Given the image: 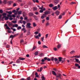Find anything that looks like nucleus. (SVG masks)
<instances>
[{
  "instance_id": "obj_51",
  "label": "nucleus",
  "mask_w": 80,
  "mask_h": 80,
  "mask_svg": "<svg viewBox=\"0 0 80 80\" xmlns=\"http://www.w3.org/2000/svg\"><path fill=\"white\" fill-rule=\"evenodd\" d=\"M53 70H54V71H55V72H57V69L55 68H53Z\"/></svg>"
},
{
  "instance_id": "obj_21",
  "label": "nucleus",
  "mask_w": 80,
  "mask_h": 80,
  "mask_svg": "<svg viewBox=\"0 0 80 80\" xmlns=\"http://www.w3.org/2000/svg\"><path fill=\"white\" fill-rule=\"evenodd\" d=\"M49 6V7H50L51 8H52V7H53V5L52 4H50Z\"/></svg>"
},
{
  "instance_id": "obj_42",
  "label": "nucleus",
  "mask_w": 80,
  "mask_h": 80,
  "mask_svg": "<svg viewBox=\"0 0 80 80\" xmlns=\"http://www.w3.org/2000/svg\"><path fill=\"white\" fill-rule=\"evenodd\" d=\"M75 66L76 67H78L79 66H79V64H78V63H76L75 64Z\"/></svg>"
},
{
  "instance_id": "obj_35",
  "label": "nucleus",
  "mask_w": 80,
  "mask_h": 80,
  "mask_svg": "<svg viewBox=\"0 0 80 80\" xmlns=\"http://www.w3.org/2000/svg\"><path fill=\"white\" fill-rule=\"evenodd\" d=\"M62 18V15H60L59 16L58 18L59 19H61Z\"/></svg>"
},
{
  "instance_id": "obj_11",
  "label": "nucleus",
  "mask_w": 80,
  "mask_h": 80,
  "mask_svg": "<svg viewBox=\"0 0 80 80\" xmlns=\"http://www.w3.org/2000/svg\"><path fill=\"white\" fill-rule=\"evenodd\" d=\"M74 59L75 60L77 63H79V64H80V61H79V60H78V59L76 58H75Z\"/></svg>"
},
{
  "instance_id": "obj_52",
  "label": "nucleus",
  "mask_w": 80,
  "mask_h": 80,
  "mask_svg": "<svg viewBox=\"0 0 80 80\" xmlns=\"http://www.w3.org/2000/svg\"><path fill=\"white\" fill-rule=\"evenodd\" d=\"M8 32L9 33H12V31H9V30H8Z\"/></svg>"
},
{
  "instance_id": "obj_9",
  "label": "nucleus",
  "mask_w": 80,
  "mask_h": 80,
  "mask_svg": "<svg viewBox=\"0 0 80 80\" xmlns=\"http://www.w3.org/2000/svg\"><path fill=\"white\" fill-rule=\"evenodd\" d=\"M55 14H56V15H59L60 14V12L59 11L57 10L55 12Z\"/></svg>"
},
{
  "instance_id": "obj_7",
  "label": "nucleus",
  "mask_w": 80,
  "mask_h": 80,
  "mask_svg": "<svg viewBox=\"0 0 80 80\" xmlns=\"http://www.w3.org/2000/svg\"><path fill=\"white\" fill-rule=\"evenodd\" d=\"M7 16L8 17H10V18H9L10 20H13V18H12V15H10L9 14H8Z\"/></svg>"
},
{
  "instance_id": "obj_49",
  "label": "nucleus",
  "mask_w": 80,
  "mask_h": 80,
  "mask_svg": "<svg viewBox=\"0 0 80 80\" xmlns=\"http://www.w3.org/2000/svg\"><path fill=\"white\" fill-rule=\"evenodd\" d=\"M53 50H54V51H57V48H53Z\"/></svg>"
},
{
  "instance_id": "obj_39",
  "label": "nucleus",
  "mask_w": 80,
  "mask_h": 80,
  "mask_svg": "<svg viewBox=\"0 0 80 80\" xmlns=\"http://www.w3.org/2000/svg\"><path fill=\"white\" fill-rule=\"evenodd\" d=\"M36 49V46H34L32 49V51H33L34 50H35Z\"/></svg>"
},
{
  "instance_id": "obj_6",
  "label": "nucleus",
  "mask_w": 80,
  "mask_h": 80,
  "mask_svg": "<svg viewBox=\"0 0 80 80\" xmlns=\"http://www.w3.org/2000/svg\"><path fill=\"white\" fill-rule=\"evenodd\" d=\"M4 27H6V29L7 30H10V28L8 26V25L7 24H6L4 25Z\"/></svg>"
},
{
  "instance_id": "obj_30",
  "label": "nucleus",
  "mask_w": 80,
  "mask_h": 80,
  "mask_svg": "<svg viewBox=\"0 0 80 80\" xmlns=\"http://www.w3.org/2000/svg\"><path fill=\"white\" fill-rule=\"evenodd\" d=\"M61 47V45L60 44H58V45H57V48H60Z\"/></svg>"
},
{
  "instance_id": "obj_57",
  "label": "nucleus",
  "mask_w": 80,
  "mask_h": 80,
  "mask_svg": "<svg viewBox=\"0 0 80 80\" xmlns=\"http://www.w3.org/2000/svg\"><path fill=\"white\" fill-rule=\"evenodd\" d=\"M38 31H36L34 32V34L36 35L38 34Z\"/></svg>"
},
{
  "instance_id": "obj_41",
  "label": "nucleus",
  "mask_w": 80,
  "mask_h": 80,
  "mask_svg": "<svg viewBox=\"0 0 80 80\" xmlns=\"http://www.w3.org/2000/svg\"><path fill=\"white\" fill-rule=\"evenodd\" d=\"M33 24L34 27H36V26H37V24H35V23L33 22Z\"/></svg>"
},
{
  "instance_id": "obj_10",
  "label": "nucleus",
  "mask_w": 80,
  "mask_h": 80,
  "mask_svg": "<svg viewBox=\"0 0 80 80\" xmlns=\"http://www.w3.org/2000/svg\"><path fill=\"white\" fill-rule=\"evenodd\" d=\"M28 15H29V17H32V16H33V13L32 12H29L28 13Z\"/></svg>"
},
{
  "instance_id": "obj_31",
  "label": "nucleus",
  "mask_w": 80,
  "mask_h": 80,
  "mask_svg": "<svg viewBox=\"0 0 80 80\" xmlns=\"http://www.w3.org/2000/svg\"><path fill=\"white\" fill-rule=\"evenodd\" d=\"M75 53V51H72L70 52V54H73V53Z\"/></svg>"
},
{
  "instance_id": "obj_59",
  "label": "nucleus",
  "mask_w": 80,
  "mask_h": 80,
  "mask_svg": "<svg viewBox=\"0 0 80 80\" xmlns=\"http://www.w3.org/2000/svg\"><path fill=\"white\" fill-rule=\"evenodd\" d=\"M15 6H17V4L16 3H14L13 4V7H15Z\"/></svg>"
},
{
  "instance_id": "obj_13",
  "label": "nucleus",
  "mask_w": 80,
  "mask_h": 80,
  "mask_svg": "<svg viewBox=\"0 0 80 80\" xmlns=\"http://www.w3.org/2000/svg\"><path fill=\"white\" fill-rule=\"evenodd\" d=\"M18 26V25L17 24H13L12 26V27L13 28H14V27H16V28H17Z\"/></svg>"
},
{
  "instance_id": "obj_17",
  "label": "nucleus",
  "mask_w": 80,
  "mask_h": 80,
  "mask_svg": "<svg viewBox=\"0 0 80 80\" xmlns=\"http://www.w3.org/2000/svg\"><path fill=\"white\" fill-rule=\"evenodd\" d=\"M38 51H36L34 52V55H35L36 56H37L38 55Z\"/></svg>"
},
{
  "instance_id": "obj_61",
  "label": "nucleus",
  "mask_w": 80,
  "mask_h": 80,
  "mask_svg": "<svg viewBox=\"0 0 80 80\" xmlns=\"http://www.w3.org/2000/svg\"><path fill=\"white\" fill-rule=\"evenodd\" d=\"M39 12L40 13H43V11L42 10H40L39 11Z\"/></svg>"
},
{
  "instance_id": "obj_56",
  "label": "nucleus",
  "mask_w": 80,
  "mask_h": 80,
  "mask_svg": "<svg viewBox=\"0 0 80 80\" xmlns=\"http://www.w3.org/2000/svg\"><path fill=\"white\" fill-rule=\"evenodd\" d=\"M12 13H15V12H16V10H13L12 11Z\"/></svg>"
},
{
  "instance_id": "obj_54",
  "label": "nucleus",
  "mask_w": 80,
  "mask_h": 80,
  "mask_svg": "<svg viewBox=\"0 0 80 80\" xmlns=\"http://www.w3.org/2000/svg\"><path fill=\"white\" fill-rule=\"evenodd\" d=\"M41 18H42V19H44L45 17H44V16H42L41 17Z\"/></svg>"
},
{
  "instance_id": "obj_23",
  "label": "nucleus",
  "mask_w": 80,
  "mask_h": 80,
  "mask_svg": "<svg viewBox=\"0 0 80 80\" xmlns=\"http://www.w3.org/2000/svg\"><path fill=\"white\" fill-rule=\"evenodd\" d=\"M7 0H4L3 1V3L4 4H7Z\"/></svg>"
},
{
  "instance_id": "obj_33",
  "label": "nucleus",
  "mask_w": 80,
  "mask_h": 80,
  "mask_svg": "<svg viewBox=\"0 0 80 80\" xmlns=\"http://www.w3.org/2000/svg\"><path fill=\"white\" fill-rule=\"evenodd\" d=\"M75 58H80V56L78 55L75 56Z\"/></svg>"
},
{
  "instance_id": "obj_12",
  "label": "nucleus",
  "mask_w": 80,
  "mask_h": 80,
  "mask_svg": "<svg viewBox=\"0 0 80 80\" xmlns=\"http://www.w3.org/2000/svg\"><path fill=\"white\" fill-rule=\"evenodd\" d=\"M60 1L59 0H54V2L56 3V4H57Z\"/></svg>"
},
{
  "instance_id": "obj_32",
  "label": "nucleus",
  "mask_w": 80,
  "mask_h": 80,
  "mask_svg": "<svg viewBox=\"0 0 80 80\" xmlns=\"http://www.w3.org/2000/svg\"><path fill=\"white\" fill-rule=\"evenodd\" d=\"M55 62H58V59L57 58H55L54 59Z\"/></svg>"
},
{
  "instance_id": "obj_47",
  "label": "nucleus",
  "mask_w": 80,
  "mask_h": 80,
  "mask_svg": "<svg viewBox=\"0 0 80 80\" xmlns=\"http://www.w3.org/2000/svg\"><path fill=\"white\" fill-rule=\"evenodd\" d=\"M61 15H65V12H63L61 14Z\"/></svg>"
},
{
  "instance_id": "obj_44",
  "label": "nucleus",
  "mask_w": 80,
  "mask_h": 80,
  "mask_svg": "<svg viewBox=\"0 0 80 80\" xmlns=\"http://www.w3.org/2000/svg\"><path fill=\"white\" fill-rule=\"evenodd\" d=\"M9 18L8 17H6L5 19V20H8Z\"/></svg>"
},
{
  "instance_id": "obj_53",
  "label": "nucleus",
  "mask_w": 80,
  "mask_h": 80,
  "mask_svg": "<svg viewBox=\"0 0 80 80\" xmlns=\"http://www.w3.org/2000/svg\"><path fill=\"white\" fill-rule=\"evenodd\" d=\"M46 19L47 20H50V18H49V17H47Z\"/></svg>"
},
{
  "instance_id": "obj_63",
  "label": "nucleus",
  "mask_w": 80,
  "mask_h": 80,
  "mask_svg": "<svg viewBox=\"0 0 80 80\" xmlns=\"http://www.w3.org/2000/svg\"><path fill=\"white\" fill-rule=\"evenodd\" d=\"M27 32V29H25L24 31V33H26V32Z\"/></svg>"
},
{
  "instance_id": "obj_43",
  "label": "nucleus",
  "mask_w": 80,
  "mask_h": 80,
  "mask_svg": "<svg viewBox=\"0 0 80 80\" xmlns=\"http://www.w3.org/2000/svg\"><path fill=\"white\" fill-rule=\"evenodd\" d=\"M42 70H43V68L41 67L39 70V72H42Z\"/></svg>"
},
{
  "instance_id": "obj_34",
  "label": "nucleus",
  "mask_w": 80,
  "mask_h": 80,
  "mask_svg": "<svg viewBox=\"0 0 80 80\" xmlns=\"http://www.w3.org/2000/svg\"><path fill=\"white\" fill-rule=\"evenodd\" d=\"M76 3V2H72L70 3V5H73V4H75Z\"/></svg>"
},
{
  "instance_id": "obj_36",
  "label": "nucleus",
  "mask_w": 80,
  "mask_h": 80,
  "mask_svg": "<svg viewBox=\"0 0 80 80\" xmlns=\"http://www.w3.org/2000/svg\"><path fill=\"white\" fill-rule=\"evenodd\" d=\"M3 10L0 9V13H3Z\"/></svg>"
},
{
  "instance_id": "obj_5",
  "label": "nucleus",
  "mask_w": 80,
  "mask_h": 80,
  "mask_svg": "<svg viewBox=\"0 0 80 80\" xmlns=\"http://www.w3.org/2000/svg\"><path fill=\"white\" fill-rule=\"evenodd\" d=\"M50 13H51L50 11H46L44 12V14H45V15L50 14Z\"/></svg>"
},
{
  "instance_id": "obj_15",
  "label": "nucleus",
  "mask_w": 80,
  "mask_h": 80,
  "mask_svg": "<svg viewBox=\"0 0 80 80\" xmlns=\"http://www.w3.org/2000/svg\"><path fill=\"white\" fill-rule=\"evenodd\" d=\"M13 2V1H9L8 2V4L9 5H12V3Z\"/></svg>"
},
{
  "instance_id": "obj_19",
  "label": "nucleus",
  "mask_w": 80,
  "mask_h": 80,
  "mask_svg": "<svg viewBox=\"0 0 80 80\" xmlns=\"http://www.w3.org/2000/svg\"><path fill=\"white\" fill-rule=\"evenodd\" d=\"M35 75L36 76V77H39V75H38V73H37V72H36Z\"/></svg>"
},
{
  "instance_id": "obj_28",
  "label": "nucleus",
  "mask_w": 80,
  "mask_h": 80,
  "mask_svg": "<svg viewBox=\"0 0 80 80\" xmlns=\"http://www.w3.org/2000/svg\"><path fill=\"white\" fill-rule=\"evenodd\" d=\"M42 47L43 48H48V47L45 45L42 46Z\"/></svg>"
},
{
  "instance_id": "obj_29",
  "label": "nucleus",
  "mask_w": 80,
  "mask_h": 80,
  "mask_svg": "<svg viewBox=\"0 0 80 80\" xmlns=\"http://www.w3.org/2000/svg\"><path fill=\"white\" fill-rule=\"evenodd\" d=\"M20 29H22V27L20 26H19L17 28V29L19 30H20Z\"/></svg>"
},
{
  "instance_id": "obj_25",
  "label": "nucleus",
  "mask_w": 80,
  "mask_h": 80,
  "mask_svg": "<svg viewBox=\"0 0 80 80\" xmlns=\"http://www.w3.org/2000/svg\"><path fill=\"white\" fill-rule=\"evenodd\" d=\"M54 57H52L51 58V61H52V62H53V61H54Z\"/></svg>"
},
{
  "instance_id": "obj_50",
  "label": "nucleus",
  "mask_w": 80,
  "mask_h": 80,
  "mask_svg": "<svg viewBox=\"0 0 80 80\" xmlns=\"http://www.w3.org/2000/svg\"><path fill=\"white\" fill-rule=\"evenodd\" d=\"M3 16V17H2V19H4V18H6V16H5L4 15H2Z\"/></svg>"
},
{
  "instance_id": "obj_22",
  "label": "nucleus",
  "mask_w": 80,
  "mask_h": 80,
  "mask_svg": "<svg viewBox=\"0 0 80 80\" xmlns=\"http://www.w3.org/2000/svg\"><path fill=\"white\" fill-rule=\"evenodd\" d=\"M23 33H22L19 36V38H23Z\"/></svg>"
},
{
  "instance_id": "obj_2",
  "label": "nucleus",
  "mask_w": 80,
  "mask_h": 80,
  "mask_svg": "<svg viewBox=\"0 0 80 80\" xmlns=\"http://www.w3.org/2000/svg\"><path fill=\"white\" fill-rule=\"evenodd\" d=\"M58 59H59V61H58L56 62V64H58L59 63H60V62H62V59H63V58L61 57H59L58 58Z\"/></svg>"
},
{
  "instance_id": "obj_62",
  "label": "nucleus",
  "mask_w": 80,
  "mask_h": 80,
  "mask_svg": "<svg viewBox=\"0 0 80 80\" xmlns=\"http://www.w3.org/2000/svg\"><path fill=\"white\" fill-rule=\"evenodd\" d=\"M26 24V22L25 21H23V25H25Z\"/></svg>"
},
{
  "instance_id": "obj_60",
  "label": "nucleus",
  "mask_w": 80,
  "mask_h": 80,
  "mask_svg": "<svg viewBox=\"0 0 80 80\" xmlns=\"http://www.w3.org/2000/svg\"><path fill=\"white\" fill-rule=\"evenodd\" d=\"M38 43L39 45H41V42L40 41H38Z\"/></svg>"
},
{
  "instance_id": "obj_14",
  "label": "nucleus",
  "mask_w": 80,
  "mask_h": 80,
  "mask_svg": "<svg viewBox=\"0 0 80 80\" xmlns=\"http://www.w3.org/2000/svg\"><path fill=\"white\" fill-rule=\"evenodd\" d=\"M8 25L9 26V27H11V26H12L13 25V23H12V22H9V23H8Z\"/></svg>"
},
{
  "instance_id": "obj_1",
  "label": "nucleus",
  "mask_w": 80,
  "mask_h": 80,
  "mask_svg": "<svg viewBox=\"0 0 80 80\" xmlns=\"http://www.w3.org/2000/svg\"><path fill=\"white\" fill-rule=\"evenodd\" d=\"M52 73L53 75H55V76H56V77L57 78H59L60 79L62 80V78L61 77V76H62V74L60 73H58V75H57V73H56V72L54 71H52Z\"/></svg>"
},
{
  "instance_id": "obj_38",
  "label": "nucleus",
  "mask_w": 80,
  "mask_h": 80,
  "mask_svg": "<svg viewBox=\"0 0 80 80\" xmlns=\"http://www.w3.org/2000/svg\"><path fill=\"white\" fill-rule=\"evenodd\" d=\"M8 13L9 15H12V11H9L8 12Z\"/></svg>"
},
{
  "instance_id": "obj_18",
  "label": "nucleus",
  "mask_w": 80,
  "mask_h": 80,
  "mask_svg": "<svg viewBox=\"0 0 80 80\" xmlns=\"http://www.w3.org/2000/svg\"><path fill=\"white\" fill-rule=\"evenodd\" d=\"M19 58L20 60H25V58H22L21 57H19Z\"/></svg>"
},
{
  "instance_id": "obj_27",
  "label": "nucleus",
  "mask_w": 80,
  "mask_h": 80,
  "mask_svg": "<svg viewBox=\"0 0 80 80\" xmlns=\"http://www.w3.org/2000/svg\"><path fill=\"white\" fill-rule=\"evenodd\" d=\"M35 20H38V18H37V17H36V16H34L33 17Z\"/></svg>"
},
{
  "instance_id": "obj_58",
  "label": "nucleus",
  "mask_w": 80,
  "mask_h": 80,
  "mask_svg": "<svg viewBox=\"0 0 80 80\" xmlns=\"http://www.w3.org/2000/svg\"><path fill=\"white\" fill-rule=\"evenodd\" d=\"M25 30V28H22V30H21V31H24Z\"/></svg>"
},
{
  "instance_id": "obj_64",
  "label": "nucleus",
  "mask_w": 80,
  "mask_h": 80,
  "mask_svg": "<svg viewBox=\"0 0 80 80\" xmlns=\"http://www.w3.org/2000/svg\"><path fill=\"white\" fill-rule=\"evenodd\" d=\"M44 60H47V57H45L44 58Z\"/></svg>"
},
{
  "instance_id": "obj_16",
  "label": "nucleus",
  "mask_w": 80,
  "mask_h": 80,
  "mask_svg": "<svg viewBox=\"0 0 80 80\" xmlns=\"http://www.w3.org/2000/svg\"><path fill=\"white\" fill-rule=\"evenodd\" d=\"M18 15H22V11H18Z\"/></svg>"
},
{
  "instance_id": "obj_26",
  "label": "nucleus",
  "mask_w": 80,
  "mask_h": 80,
  "mask_svg": "<svg viewBox=\"0 0 80 80\" xmlns=\"http://www.w3.org/2000/svg\"><path fill=\"white\" fill-rule=\"evenodd\" d=\"M16 63H20V59H18L16 61Z\"/></svg>"
},
{
  "instance_id": "obj_46",
  "label": "nucleus",
  "mask_w": 80,
  "mask_h": 80,
  "mask_svg": "<svg viewBox=\"0 0 80 80\" xmlns=\"http://www.w3.org/2000/svg\"><path fill=\"white\" fill-rule=\"evenodd\" d=\"M41 40L42 42H43V40H44V37H43L42 38H41Z\"/></svg>"
},
{
  "instance_id": "obj_4",
  "label": "nucleus",
  "mask_w": 80,
  "mask_h": 80,
  "mask_svg": "<svg viewBox=\"0 0 80 80\" xmlns=\"http://www.w3.org/2000/svg\"><path fill=\"white\" fill-rule=\"evenodd\" d=\"M18 35H19V33H17V34H15L13 36L12 35L11 36H10V38H14V37H17L18 36Z\"/></svg>"
},
{
  "instance_id": "obj_37",
  "label": "nucleus",
  "mask_w": 80,
  "mask_h": 80,
  "mask_svg": "<svg viewBox=\"0 0 80 80\" xmlns=\"http://www.w3.org/2000/svg\"><path fill=\"white\" fill-rule=\"evenodd\" d=\"M27 35H30V31H27Z\"/></svg>"
},
{
  "instance_id": "obj_8",
  "label": "nucleus",
  "mask_w": 80,
  "mask_h": 80,
  "mask_svg": "<svg viewBox=\"0 0 80 80\" xmlns=\"http://www.w3.org/2000/svg\"><path fill=\"white\" fill-rule=\"evenodd\" d=\"M52 9H53L54 11H56V10L58 9V7L57 6H55L54 7L52 8Z\"/></svg>"
},
{
  "instance_id": "obj_20",
  "label": "nucleus",
  "mask_w": 80,
  "mask_h": 80,
  "mask_svg": "<svg viewBox=\"0 0 80 80\" xmlns=\"http://www.w3.org/2000/svg\"><path fill=\"white\" fill-rule=\"evenodd\" d=\"M48 25H50V23L48 22H47L46 24V27H47Z\"/></svg>"
},
{
  "instance_id": "obj_24",
  "label": "nucleus",
  "mask_w": 80,
  "mask_h": 80,
  "mask_svg": "<svg viewBox=\"0 0 80 80\" xmlns=\"http://www.w3.org/2000/svg\"><path fill=\"white\" fill-rule=\"evenodd\" d=\"M22 15L24 17H25V15H26V13L25 12H23L22 13Z\"/></svg>"
},
{
  "instance_id": "obj_45",
  "label": "nucleus",
  "mask_w": 80,
  "mask_h": 80,
  "mask_svg": "<svg viewBox=\"0 0 80 80\" xmlns=\"http://www.w3.org/2000/svg\"><path fill=\"white\" fill-rule=\"evenodd\" d=\"M24 41H23V40L21 39L20 41V43L22 44V43H23V42H24Z\"/></svg>"
},
{
  "instance_id": "obj_48",
  "label": "nucleus",
  "mask_w": 80,
  "mask_h": 80,
  "mask_svg": "<svg viewBox=\"0 0 80 80\" xmlns=\"http://www.w3.org/2000/svg\"><path fill=\"white\" fill-rule=\"evenodd\" d=\"M12 23H17V21H12Z\"/></svg>"
},
{
  "instance_id": "obj_40",
  "label": "nucleus",
  "mask_w": 80,
  "mask_h": 80,
  "mask_svg": "<svg viewBox=\"0 0 80 80\" xmlns=\"http://www.w3.org/2000/svg\"><path fill=\"white\" fill-rule=\"evenodd\" d=\"M37 10V8H35V7L33 8V11H35V10Z\"/></svg>"
},
{
  "instance_id": "obj_3",
  "label": "nucleus",
  "mask_w": 80,
  "mask_h": 80,
  "mask_svg": "<svg viewBox=\"0 0 80 80\" xmlns=\"http://www.w3.org/2000/svg\"><path fill=\"white\" fill-rule=\"evenodd\" d=\"M31 25V23H27V25H26L27 28H31L32 27L30 26Z\"/></svg>"
},
{
  "instance_id": "obj_55",
  "label": "nucleus",
  "mask_w": 80,
  "mask_h": 80,
  "mask_svg": "<svg viewBox=\"0 0 80 80\" xmlns=\"http://www.w3.org/2000/svg\"><path fill=\"white\" fill-rule=\"evenodd\" d=\"M6 48H10V45H7L6 46Z\"/></svg>"
}]
</instances>
